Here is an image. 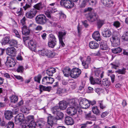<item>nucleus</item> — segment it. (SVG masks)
Here are the masks:
<instances>
[{
  "label": "nucleus",
  "instance_id": "obj_7",
  "mask_svg": "<svg viewBox=\"0 0 128 128\" xmlns=\"http://www.w3.org/2000/svg\"><path fill=\"white\" fill-rule=\"evenodd\" d=\"M55 119L53 116H50L48 117L47 124L45 128H52L53 125L55 124Z\"/></svg>",
  "mask_w": 128,
  "mask_h": 128
},
{
  "label": "nucleus",
  "instance_id": "obj_5",
  "mask_svg": "<svg viewBox=\"0 0 128 128\" xmlns=\"http://www.w3.org/2000/svg\"><path fill=\"white\" fill-rule=\"evenodd\" d=\"M60 4L62 6L68 8H71L74 6V3L69 0H62Z\"/></svg>",
  "mask_w": 128,
  "mask_h": 128
},
{
  "label": "nucleus",
  "instance_id": "obj_24",
  "mask_svg": "<svg viewBox=\"0 0 128 128\" xmlns=\"http://www.w3.org/2000/svg\"><path fill=\"white\" fill-rule=\"evenodd\" d=\"M56 69L53 68H51L46 70V73L49 76H52L53 74L56 72Z\"/></svg>",
  "mask_w": 128,
  "mask_h": 128
},
{
  "label": "nucleus",
  "instance_id": "obj_56",
  "mask_svg": "<svg viewBox=\"0 0 128 128\" xmlns=\"http://www.w3.org/2000/svg\"><path fill=\"white\" fill-rule=\"evenodd\" d=\"M28 121L29 122L32 121L34 120V117L33 116H29L27 118Z\"/></svg>",
  "mask_w": 128,
  "mask_h": 128
},
{
  "label": "nucleus",
  "instance_id": "obj_14",
  "mask_svg": "<svg viewBox=\"0 0 128 128\" xmlns=\"http://www.w3.org/2000/svg\"><path fill=\"white\" fill-rule=\"evenodd\" d=\"M29 48L32 51H35L36 49V43L32 40H30L27 42Z\"/></svg>",
  "mask_w": 128,
  "mask_h": 128
},
{
  "label": "nucleus",
  "instance_id": "obj_37",
  "mask_svg": "<svg viewBox=\"0 0 128 128\" xmlns=\"http://www.w3.org/2000/svg\"><path fill=\"white\" fill-rule=\"evenodd\" d=\"M34 7L36 10H40L43 8V6L41 3H39L34 5Z\"/></svg>",
  "mask_w": 128,
  "mask_h": 128
},
{
  "label": "nucleus",
  "instance_id": "obj_52",
  "mask_svg": "<svg viewBox=\"0 0 128 128\" xmlns=\"http://www.w3.org/2000/svg\"><path fill=\"white\" fill-rule=\"evenodd\" d=\"M24 70V68L23 66H19L17 70V71L18 72H23Z\"/></svg>",
  "mask_w": 128,
  "mask_h": 128
},
{
  "label": "nucleus",
  "instance_id": "obj_3",
  "mask_svg": "<svg viewBox=\"0 0 128 128\" xmlns=\"http://www.w3.org/2000/svg\"><path fill=\"white\" fill-rule=\"evenodd\" d=\"M36 21L38 24L43 25L46 22V16L44 14H39L36 17Z\"/></svg>",
  "mask_w": 128,
  "mask_h": 128
},
{
  "label": "nucleus",
  "instance_id": "obj_16",
  "mask_svg": "<svg viewBox=\"0 0 128 128\" xmlns=\"http://www.w3.org/2000/svg\"><path fill=\"white\" fill-rule=\"evenodd\" d=\"M104 72L102 68L96 69L95 71V76L99 78H102L104 76Z\"/></svg>",
  "mask_w": 128,
  "mask_h": 128
},
{
  "label": "nucleus",
  "instance_id": "obj_38",
  "mask_svg": "<svg viewBox=\"0 0 128 128\" xmlns=\"http://www.w3.org/2000/svg\"><path fill=\"white\" fill-rule=\"evenodd\" d=\"M52 13L48 9L46 12L45 14L46 16L49 19L53 20L54 19V17L52 16Z\"/></svg>",
  "mask_w": 128,
  "mask_h": 128
},
{
  "label": "nucleus",
  "instance_id": "obj_62",
  "mask_svg": "<svg viewBox=\"0 0 128 128\" xmlns=\"http://www.w3.org/2000/svg\"><path fill=\"white\" fill-rule=\"evenodd\" d=\"M13 32L15 33L16 36L18 38H20V36L18 32L16 30H14Z\"/></svg>",
  "mask_w": 128,
  "mask_h": 128
},
{
  "label": "nucleus",
  "instance_id": "obj_48",
  "mask_svg": "<svg viewBox=\"0 0 128 128\" xmlns=\"http://www.w3.org/2000/svg\"><path fill=\"white\" fill-rule=\"evenodd\" d=\"M45 122L44 121L40 120L38 121L37 123V125L39 127H42L43 126H45Z\"/></svg>",
  "mask_w": 128,
  "mask_h": 128
},
{
  "label": "nucleus",
  "instance_id": "obj_18",
  "mask_svg": "<svg viewBox=\"0 0 128 128\" xmlns=\"http://www.w3.org/2000/svg\"><path fill=\"white\" fill-rule=\"evenodd\" d=\"M88 101V100H81L79 103L80 107L85 109L88 108V106L87 103V102Z\"/></svg>",
  "mask_w": 128,
  "mask_h": 128
},
{
  "label": "nucleus",
  "instance_id": "obj_55",
  "mask_svg": "<svg viewBox=\"0 0 128 128\" xmlns=\"http://www.w3.org/2000/svg\"><path fill=\"white\" fill-rule=\"evenodd\" d=\"M90 4H91V3L92 4V6H94L97 2V0H89Z\"/></svg>",
  "mask_w": 128,
  "mask_h": 128
},
{
  "label": "nucleus",
  "instance_id": "obj_32",
  "mask_svg": "<svg viewBox=\"0 0 128 128\" xmlns=\"http://www.w3.org/2000/svg\"><path fill=\"white\" fill-rule=\"evenodd\" d=\"M18 42L17 40L14 39L10 40L9 42V44L11 46H17Z\"/></svg>",
  "mask_w": 128,
  "mask_h": 128
},
{
  "label": "nucleus",
  "instance_id": "obj_26",
  "mask_svg": "<svg viewBox=\"0 0 128 128\" xmlns=\"http://www.w3.org/2000/svg\"><path fill=\"white\" fill-rule=\"evenodd\" d=\"M68 104L70 107L74 106L76 108L78 107V105L75 102V100L74 99L70 100L68 103Z\"/></svg>",
  "mask_w": 128,
  "mask_h": 128
},
{
  "label": "nucleus",
  "instance_id": "obj_63",
  "mask_svg": "<svg viewBox=\"0 0 128 128\" xmlns=\"http://www.w3.org/2000/svg\"><path fill=\"white\" fill-rule=\"evenodd\" d=\"M82 65L84 66L85 68H88V64L86 63V61H82Z\"/></svg>",
  "mask_w": 128,
  "mask_h": 128
},
{
  "label": "nucleus",
  "instance_id": "obj_46",
  "mask_svg": "<svg viewBox=\"0 0 128 128\" xmlns=\"http://www.w3.org/2000/svg\"><path fill=\"white\" fill-rule=\"evenodd\" d=\"M29 124V128H34L36 125H37V124H36V122H34V120L30 122V124Z\"/></svg>",
  "mask_w": 128,
  "mask_h": 128
},
{
  "label": "nucleus",
  "instance_id": "obj_31",
  "mask_svg": "<svg viewBox=\"0 0 128 128\" xmlns=\"http://www.w3.org/2000/svg\"><path fill=\"white\" fill-rule=\"evenodd\" d=\"M100 49L102 50H106L108 49V47L106 42L101 43L100 45Z\"/></svg>",
  "mask_w": 128,
  "mask_h": 128
},
{
  "label": "nucleus",
  "instance_id": "obj_25",
  "mask_svg": "<svg viewBox=\"0 0 128 128\" xmlns=\"http://www.w3.org/2000/svg\"><path fill=\"white\" fill-rule=\"evenodd\" d=\"M22 34L25 35H28L30 33V30L26 26H23L22 28Z\"/></svg>",
  "mask_w": 128,
  "mask_h": 128
},
{
  "label": "nucleus",
  "instance_id": "obj_1",
  "mask_svg": "<svg viewBox=\"0 0 128 128\" xmlns=\"http://www.w3.org/2000/svg\"><path fill=\"white\" fill-rule=\"evenodd\" d=\"M97 21V24L98 28H100L104 23V19H100L98 15L94 12V9L91 8H88V22L94 23Z\"/></svg>",
  "mask_w": 128,
  "mask_h": 128
},
{
  "label": "nucleus",
  "instance_id": "obj_28",
  "mask_svg": "<svg viewBox=\"0 0 128 128\" xmlns=\"http://www.w3.org/2000/svg\"><path fill=\"white\" fill-rule=\"evenodd\" d=\"M53 19L52 20L50 18L48 19H46V23L48 26H55L56 25V24L53 21Z\"/></svg>",
  "mask_w": 128,
  "mask_h": 128
},
{
  "label": "nucleus",
  "instance_id": "obj_21",
  "mask_svg": "<svg viewBox=\"0 0 128 128\" xmlns=\"http://www.w3.org/2000/svg\"><path fill=\"white\" fill-rule=\"evenodd\" d=\"M4 116L5 118L8 120H10L13 117L12 114L10 110L6 111L4 112Z\"/></svg>",
  "mask_w": 128,
  "mask_h": 128
},
{
  "label": "nucleus",
  "instance_id": "obj_35",
  "mask_svg": "<svg viewBox=\"0 0 128 128\" xmlns=\"http://www.w3.org/2000/svg\"><path fill=\"white\" fill-rule=\"evenodd\" d=\"M48 50L43 48L41 50H39L38 52L39 54L42 56H46V52Z\"/></svg>",
  "mask_w": 128,
  "mask_h": 128
},
{
  "label": "nucleus",
  "instance_id": "obj_61",
  "mask_svg": "<svg viewBox=\"0 0 128 128\" xmlns=\"http://www.w3.org/2000/svg\"><path fill=\"white\" fill-rule=\"evenodd\" d=\"M78 33V34L80 35L81 33V31L82 30V27L78 24V26L77 27Z\"/></svg>",
  "mask_w": 128,
  "mask_h": 128
},
{
  "label": "nucleus",
  "instance_id": "obj_50",
  "mask_svg": "<svg viewBox=\"0 0 128 128\" xmlns=\"http://www.w3.org/2000/svg\"><path fill=\"white\" fill-rule=\"evenodd\" d=\"M98 103L99 104L100 108L102 109H104L106 107V106L103 104V101L102 100H99L98 101Z\"/></svg>",
  "mask_w": 128,
  "mask_h": 128
},
{
  "label": "nucleus",
  "instance_id": "obj_27",
  "mask_svg": "<svg viewBox=\"0 0 128 128\" xmlns=\"http://www.w3.org/2000/svg\"><path fill=\"white\" fill-rule=\"evenodd\" d=\"M102 36L105 37H109L112 34V32L109 30H106L102 32Z\"/></svg>",
  "mask_w": 128,
  "mask_h": 128
},
{
  "label": "nucleus",
  "instance_id": "obj_51",
  "mask_svg": "<svg viewBox=\"0 0 128 128\" xmlns=\"http://www.w3.org/2000/svg\"><path fill=\"white\" fill-rule=\"evenodd\" d=\"M31 4L26 3L24 6L23 7L25 10H26L28 8H30L31 7Z\"/></svg>",
  "mask_w": 128,
  "mask_h": 128
},
{
  "label": "nucleus",
  "instance_id": "obj_13",
  "mask_svg": "<svg viewBox=\"0 0 128 128\" xmlns=\"http://www.w3.org/2000/svg\"><path fill=\"white\" fill-rule=\"evenodd\" d=\"M58 38L60 41V44L64 47V46L65 44L63 41V38L64 36L65 35L66 32H63L60 31L58 32Z\"/></svg>",
  "mask_w": 128,
  "mask_h": 128
},
{
  "label": "nucleus",
  "instance_id": "obj_23",
  "mask_svg": "<svg viewBox=\"0 0 128 128\" xmlns=\"http://www.w3.org/2000/svg\"><path fill=\"white\" fill-rule=\"evenodd\" d=\"M68 103L65 101H61L59 104V107L60 110H64L67 107Z\"/></svg>",
  "mask_w": 128,
  "mask_h": 128
},
{
  "label": "nucleus",
  "instance_id": "obj_40",
  "mask_svg": "<svg viewBox=\"0 0 128 128\" xmlns=\"http://www.w3.org/2000/svg\"><path fill=\"white\" fill-rule=\"evenodd\" d=\"M122 38L124 41H128V32L124 33L122 36Z\"/></svg>",
  "mask_w": 128,
  "mask_h": 128
},
{
  "label": "nucleus",
  "instance_id": "obj_9",
  "mask_svg": "<svg viewBox=\"0 0 128 128\" xmlns=\"http://www.w3.org/2000/svg\"><path fill=\"white\" fill-rule=\"evenodd\" d=\"M6 52L8 55L14 56L16 55V51L14 47H8L6 50Z\"/></svg>",
  "mask_w": 128,
  "mask_h": 128
},
{
  "label": "nucleus",
  "instance_id": "obj_20",
  "mask_svg": "<svg viewBox=\"0 0 128 128\" xmlns=\"http://www.w3.org/2000/svg\"><path fill=\"white\" fill-rule=\"evenodd\" d=\"M65 122L66 124L68 125H72L74 123L73 119L69 116H67L66 117Z\"/></svg>",
  "mask_w": 128,
  "mask_h": 128
},
{
  "label": "nucleus",
  "instance_id": "obj_41",
  "mask_svg": "<svg viewBox=\"0 0 128 128\" xmlns=\"http://www.w3.org/2000/svg\"><path fill=\"white\" fill-rule=\"evenodd\" d=\"M29 124L26 121H24L21 123L20 126L23 128H29Z\"/></svg>",
  "mask_w": 128,
  "mask_h": 128
},
{
  "label": "nucleus",
  "instance_id": "obj_8",
  "mask_svg": "<svg viewBox=\"0 0 128 128\" xmlns=\"http://www.w3.org/2000/svg\"><path fill=\"white\" fill-rule=\"evenodd\" d=\"M37 12V11L36 9H31L30 11L26 13V16L27 18H31L35 16Z\"/></svg>",
  "mask_w": 128,
  "mask_h": 128
},
{
  "label": "nucleus",
  "instance_id": "obj_34",
  "mask_svg": "<svg viewBox=\"0 0 128 128\" xmlns=\"http://www.w3.org/2000/svg\"><path fill=\"white\" fill-rule=\"evenodd\" d=\"M54 53L53 52L50 50H47L46 54V56L49 58H52L54 56Z\"/></svg>",
  "mask_w": 128,
  "mask_h": 128
},
{
  "label": "nucleus",
  "instance_id": "obj_15",
  "mask_svg": "<svg viewBox=\"0 0 128 128\" xmlns=\"http://www.w3.org/2000/svg\"><path fill=\"white\" fill-rule=\"evenodd\" d=\"M101 1L104 6L108 7L112 6L114 3L112 0H101Z\"/></svg>",
  "mask_w": 128,
  "mask_h": 128
},
{
  "label": "nucleus",
  "instance_id": "obj_19",
  "mask_svg": "<svg viewBox=\"0 0 128 128\" xmlns=\"http://www.w3.org/2000/svg\"><path fill=\"white\" fill-rule=\"evenodd\" d=\"M64 76L66 77H68L70 76L71 71L70 69L68 67L64 68L62 70Z\"/></svg>",
  "mask_w": 128,
  "mask_h": 128
},
{
  "label": "nucleus",
  "instance_id": "obj_44",
  "mask_svg": "<svg viewBox=\"0 0 128 128\" xmlns=\"http://www.w3.org/2000/svg\"><path fill=\"white\" fill-rule=\"evenodd\" d=\"M122 49L119 47H118L112 50V52L114 54H118L121 52Z\"/></svg>",
  "mask_w": 128,
  "mask_h": 128
},
{
  "label": "nucleus",
  "instance_id": "obj_58",
  "mask_svg": "<svg viewBox=\"0 0 128 128\" xmlns=\"http://www.w3.org/2000/svg\"><path fill=\"white\" fill-rule=\"evenodd\" d=\"M108 112H103L101 115V117L102 118H104L107 116L108 114Z\"/></svg>",
  "mask_w": 128,
  "mask_h": 128
},
{
  "label": "nucleus",
  "instance_id": "obj_60",
  "mask_svg": "<svg viewBox=\"0 0 128 128\" xmlns=\"http://www.w3.org/2000/svg\"><path fill=\"white\" fill-rule=\"evenodd\" d=\"M88 124V122L87 121L85 123L80 124V128H86Z\"/></svg>",
  "mask_w": 128,
  "mask_h": 128
},
{
  "label": "nucleus",
  "instance_id": "obj_4",
  "mask_svg": "<svg viewBox=\"0 0 128 128\" xmlns=\"http://www.w3.org/2000/svg\"><path fill=\"white\" fill-rule=\"evenodd\" d=\"M81 73V70L77 68H73L72 69L70 72V76L73 78L78 77Z\"/></svg>",
  "mask_w": 128,
  "mask_h": 128
},
{
  "label": "nucleus",
  "instance_id": "obj_30",
  "mask_svg": "<svg viewBox=\"0 0 128 128\" xmlns=\"http://www.w3.org/2000/svg\"><path fill=\"white\" fill-rule=\"evenodd\" d=\"M56 114L55 118L57 120L62 119L64 116L62 112L59 111Z\"/></svg>",
  "mask_w": 128,
  "mask_h": 128
},
{
  "label": "nucleus",
  "instance_id": "obj_2",
  "mask_svg": "<svg viewBox=\"0 0 128 128\" xmlns=\"http://www.w3.org/2000/svg\"><path fill=\"white\" fill-rule=\"evenodd\" d=\"M112 45L114 47L118 46L120 44V36L119 35L113 36L110 38Z\"/></svg>",
  "mask_w": 128,
  "mask_h": 128
},
{
  "label": "nucleus",
  "instance_id": "obj_59",
  "mask_svg": "<svg viewBox=\"0 0 128 128\" xmlns=\"http://www.w3.org/2000/svg\"><path fill=\"white\" fill-rule=\"evenodd\" d=\"M49 10L52 13H54L57 11V10L56 8H54L50 6H49Z\"/></svg>",
  "mask_w": 128,
  "mask_h": 128
},
{
  "label": "nucleus",
  "instance_id": "obj_54",
  "mask_svg": "<svg viewBox=\"0 0 128 128\" xmlns=\"http://www.w3.org/2000/svg\"><path fill=\"white\" fill-rule=\"evenodd\" d=\"M88 2V0H83V1L81 5V8H84L86 4Z\"/></svg>",
  "mask_w": 128,
  "mask_h": 128
},
{
  "label": "nucleus",
  "instance_id": "obj_49",
  "mask_svg": "<svg viewBox=\"0 0 128 128\" xmlns=\"http://www.w3.org/2000/svg\"><path fill=\"white\" fill-rule=\"evenodd\" d=\"M14 126V123L12 121L8 122L7 128H13Z\"/></svg>",
  "mask_w": 128,
  "mask_h": 128
},
{
  "label": "nucleus",
  "instance_id": "obj_57",
  "mask_svg": "<svg viewBox=\"0 0 128 128\" xmlns=\"http://www.w3.org/2000/svg\"><path fill=\"white\" fill-rule=\"evenodd\" d=\"M113 25L116 28H118L120 26V24L119 22L116 21L114 22Z\"/></svg>",
  "mask_w": 128,
  "mask_h": 128
},
{
  "label": "nucleus",
  "instance_id": "obj_39",
  "mask_svg": "<svg viewBox=\"0 0 128 128\" xmlns=\"http://www.w3.org/2000/svg\"><path fill=\"white\" fill-rule=\"evenodd\" d=\"M92 110L93 112L96 114H98L100 113V111L96 106H93Z\"/></svg>",
  "mask_w": 128,
  "mask_h": 128
},
{
  "label": "nucleus",
  "instance_id": "obj_42",
  "mask_svg": "<svg viewBox=\"0 0 128 128\" xmlns=\"http://www.w3.org/2000/svg\"><path fill=\"white\" fill-rule=\"evenodd\" d=\"M59 107L58 106H55L52 108L51 110L52 113L54 114H56L58 112Z\"/></svg>",
  "mask_w": 128,
  "mask_h": 128
},
{
  "label": "nucleus",
  "instance_id": "obj_29",
  "mask_svg": "<svg viewBox=\"0 0 128 128\" xmlns=\"http://www.w3.org/2000/svg\"><path fill=\"white\" fill-rule=\"evenodd\" d=\"M102 83L104 86L107 87L110 85V81L108 79L105 78L103 80Z\"/></svg>",
  "mask_w": 128,
  "mask_h": 128
},
{
  "label": "nucleus",
  "instance_id": "obj_17",
  "mask_svg": "<svg viewBox=\"0 0 128 128\" xmlns=\"http://www.w3.org/2000/svg\"><path fill=\"white\" fill-rule=\"evenodd\" d=\"M92 37L97 42L100 41L101 40L100 34L98 31L94 32L92 34Z\"/></svg>",
  "mask_w": 128,
  "mask_h": 128
},
{
  "label": "nucleus",
  "instance_id": "obj_47",
  "mask_svg": "<svg viewBox=\"0 0 128 128\" xmlns=\"http://www.w3.org/2000/svg\"><path fill=\"white\" fill-rule=\"evenodd\" d=\"M42 76L40 74H38L37 76H35L34 78V80L35 81L37 82L38 83H40V80Z\"/></svg>",
  "mask_w": 128,
  "mask_h": 128
},
{
  "label": "nucleus",
  "instance_id": "obj_43",
  "mask_svg": "<svg viewBox=\"0 0 128 128\" xmlns=\"http://www.w3.org/2000/svg\"><path fill=\"white\" fill-rule=\"evenodd\" d=\"M18 100V97L15 95H13L10 97L11 102L15 103Z\"/></svg>",
  "mask_w": 128,
  "mask_h": 128
},
{
  "label": "nucleus",
  "instance_id": "obj_45",
  "mask_svg": "<svg viewBox=\"0 0 128 128\" xmlns=\"http://www.w3.org/2000/svg\"><path fill=\"white\" fill-rule=\"evenodd\" d=\"M126 68H123L122 69H119L115 71V72L118 73L119 74H124L126 73Z\"/></svg>",
  "mask_w": 128,
  "mask_h": 128
},
{
  "label": "nucleus",
  "instance_id": "obj_22",
  "mask_svg": "<svg viewBox=\"0 0 128 128\" xmlns=\"http://www.w3.org/2000/svg\"><path fill=\"white\" fill-rule=\"evenodd\" d=\"M98 46V44L95 41H91L89 43V47L91 49H96Z\"/></svg>",
  "mask_w": 128,
  "mask_h": 128
},
{
  "label": "nucleus",
  "instance_id": "obj_10",
  "mask_svg": "<svg viewBox=\"0 0 128 128\" xmlns=\"http://www.w3.org/2000/svg\"><path fill=\"white\" fill-rule=\"evenodd\" d=\"M54 81V80L53 78L46 76L43 78L42 83L44 84H52Z\"/></svg>",
  "mask_w": 128,
  "mask_h": 128
},
{
  "label": "nucleus",
  "instance_id": "obj_36",
  "mask_svg": "<svg viewBox=\"0 0 128 128\" xmlns=\"http://www.w3.org/2000/svg\"><path fill=\"white\" fill-rule=\"evenodd\" d=\"M10 38L9 36H6L2 40V44L5 45L8 43L9 44L10 40Z\"/></svg>",
  "mask_w": 128,
  "mask_h": 128
},
{
  "label": "nucleus",
  "instance_id": "obj_6",
  "mask_svg": "<svg viewBox=\"0 0 128 128\" xmlns=\"http://www.w3.org/2000/svg\"><path fill=\"white\" fill-rule=\"evenodd\" d=\"M24 120V115L22 114H20L17 115L15 117V123L18 124L20 123Z\"/></svg>",
  "mask_w": 128,
  "mask_h": 128
},
{
  "label": "nucleus",
  "instance_id": "obj_53",
  "mask_svg": "<svg viewBox=\"0 0 128 128\" xmlns=\"http://www.w3.org/2000/svg\"><path fill=\"white\" fill-rule=\"evenodd\" d=\"M50 40H56V39L54 34H50L49 35Z\"/></svg>",
  "mask_w": 128,
  "mask_h": 128
},
{
  "label": "nucleus",
  "instance_id": "obj_64",
  "mask_svg": "<svg viewBox=\"0 0 128 128\" xmlns=\"http://www.w3.org/2000/svg\"><path fill=\"white\" fill-rule=\"evenodd\" d=\"M14 77L17 79L18 80H21L22 82L23 81V78L22 76H20L18 75H14Z\"/></svg>",
  "mask_w": 128,
  "mask_h": 128
},
{
  "label": "nucleus",
  "instance_id": "obj_11",
  "mask_svg": "<svg viewBox=\"0 0 128 128\" xmlns=\"http://www.w3.org/2000/svg\"><path fill=\"white\" fill-rule=\"evenodd\" d=\"M16 64L14 60L10 57H8L6 63V65L8 66L12 67L14 66Z\"/></svg>",
  "mask_w": 128,
  "mask_h": 128
},
{
  "label": "nucleus",
  "instance_id": "obj_12",
  "mask_svg": "<svg viewBox=\"0 0 128 128\" xmlns=\"http://www.w3.org/2000/svg\"><path fill=\"white\" fill-rule=\"evenodd\" d=\"M77 110L75 107L74 106L68 107L66 110V112L70 115L73 116L75 114Z\"/></svg>",
  "mask_w": 128,
  "mask_h": 128
},
{
  "label": "nucleus",
  "instance_id": "obj_33",
  "mask_svg": "<svg viewBox=\"0 0 128 128\" xmlns=\"http://www.w3.org/2000/svg\"><path fill=\"white\" fill-rule=\"evenodd\" d=\"M56 44V40H49L48 42V45L49 46L52 48H53L54 47Z\"/></svg>",
  "mask_w": 128,
  "mask_h": 128
}]
</instances>
